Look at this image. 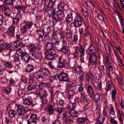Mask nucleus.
Instances as JSON below:
<instances>
[{
  "instance_id": "f257e3e1",
  "label": "nucleus",
  "mask_w": 124,
  "mask_h": 124,
  "mask_svg": "<svg viewBox=\"0 0 124 124\" xmlns=\"http://www.w3.org/2000/svg\"><path fill=\"white\" fill-rule=\"evenodd\" d=\"M48 88L50 94V102L53 103V104H48L46 108V111L50 115L51 114L55 115L56 104L54 102V97L57 92L56 90L54 87L51 86H48Z\"/></svg>"
},
{
  "instance_id": "6e6d98bb",
  "label": "nucleus",
  "mask_w": 124,
  "mask_h": 124,
  "mask_svg": "<svg viewBox=\"0 0 124 124\" xmlns=\"http://www.w3.org/2000/svg\"><path fill=\"white\" fill-rule=\"evenodd\" d=\"M25 113V111L24 110H17L16 113L19 116L23 115Z\"/></svg>"
},
{
  "instance_id": "412c9836",
  "label": "nucleus",
  "mask_w": 124,
  "mask_h": 124,
  "mask_svg": "<svg viewBox=\"0 0 124 124\" xmlns=\"http://www.w3.org/2000/svg\"><path fill=\"white\" fill-rule=\"evenodd\" d=\"M79 79L81 82L83 81L86 78L87 75L86 73L83 71L79 73Z\"/></svg>"
},
{
  "instance_id": "a18cd8bd",
  "label": "nucleus",
  "mask_w": 124,
  "mask_h": 124,
  "mask_svg": "<svg viewBox=\"0 0 124 124\" xmlns=\"http://www.w3.org/2000/svg\"><path fill=\"white\" fill-rule=\"evenodd\" d=\"M16 0H5L4 1V3L6 5H13L14 3Z\"/></svg>"
},
{
  "instance_id": "f704fd0d",
  "label": "nucleus",
  "mask_w": 124,
  "mask_h": 124,
  "mask_svg": "<svg viewBox=\"0 0 124 124\" xmlns=\"http://www.w3.org/2000/svg\"><path fill=\"white\" fill-rule=\"evenodd\" d=\"M28 47L30 51H35L36 50L37 47L34 45L31 44L28 46Z\"/></svg>"
},
{
  "instance_id": "e2e57ef3",
  "label": "nucleus",
  "mask_w": 124,
  "mask_h": 124,
  "mask_svg": "<svg viewBox=\"0 0 124 124\" xmlns=\"http://www.w3.org/2000/svg\"><path fill=\"white\" fill-rule=\"evenodd\" d=\"M4 17L3 15H0V27L3 25L4 22Z\"/></svg>"
},
{
  "instance_id": "cd10ccee",
  "label": "nucleus",
  "mask_w": 124,
  "mask_h": 124,
  "mask_svg": "<svg viewBox=\"0 0 124 124\" xmlns=\"http://www.w3.org/2000/svg\"><path fill=\"white\" fill-rule=\"evenodd\" d=\"M87 91L89 94L90 93L92 95H94V91L93 87L90 85H88Z\"/></svg>"
},
{
  "instance_id": "5fc2aeb1",
  "label": "nucleus",
  "mask_w": 124,
  "mask_h": 124,
  "mask_svg": "<svg viewBox=\"0 0 124 124\" xmlns=\"http://www.w3.org/2000/svg\"><path fill=\"white\" fill-rule=\"evenodd\" d=\"M55 55L48 54L47 55L46 58L48 60H53L55 59Z\"/></svg>"
},
{
  "instance_id": "09e8293b",
  "label": "nucleus",
  "mask_w": 124,
  "mask_h": 124,
  "mask_svg": "<svg viewBox=\"0 0 124 124\" xmlns=\"http://www.w3.org/2000/svg\"><path fill=\"white\" fill-rule=\"evenodd\" d=\"M94 100L95 102H97L100 101V95L98 93H97L95 95Z\"/></svg>"
},
{
  "instance_id": "603ef678",
  "label": "nucleus",
  "mask_w": 124,
  "mask_h": 124,
  "mask_svg": "<svg viewBox=\"0 0 124 124\" xmlns=\"http://www.w3.org/2000/svg\"><path fill=\"white\" fill-rule=\"evenodd\" d=\"M36 86L34 85L30 84L28 85L27 88L29 90H32L35 89L36 87Z\"/></svg>"
},
{
  "instance_id": "ea45409f",
  "label": "nucleus",
  "mask_w": 124,
  "mask_h": 124,
  "mask_svg": "<svg viewBox=\"0 0 124 124\" xmlns=\"http://www.w3.org/2000/svg\"><path fill=\"white\" fill-rule=\"evenodd\" d=\"M76 61L74 60H69V66L72 68H73L75 66Z\"/></svg>"
},
{
  "instance_id": "c756f323",
  "label": "nucleus",
  "mask_w": 124,
  "mask_h": 124,
  "mask_svg": "<svg viewBox=\"0 0 124 124\" xmlns=\"http://www.w3.org/2000/svg\"><path fill=\"white\" fill-rule=\"evenodd\" d=\"M46 43V48L47 51L54 48L51 43L47 42Z\"/></svg>"
},
{
  "instance_id": "864d4df0",
  "label": "nucleus",
  "mask_w": 124,
  "mask_h": 124,
  "mask_svg": "<svg viewBox=\"0 0 124 124\" xmlns=\"http://www.w3.org/2000/svg\"><path fill=\"white\" fill-rule=\"evenodd\" d=\"M21 80H22V82L25 84H26L28 83V78L25 76H22Z\"/></svg>"
},
{
  "instance_id": "f3484780",
  "label": "nucleus",
  "mask_w": 124,
  "mask_h": 124,
  "mask_svg": "<svg viewBox=\"0 0 124 124\" xmlns=\"http://www.w3.org/2000/svg\"><path fill=\"white\" fill-rule=\"evenodd\" d=\"M21 58V60L23 61L26 63L29 62V60L30 59V55L26 52H24Z\"/></svg>"
},
{
  "instance_id": "4468645a",
  "label": "nucleus",
  "mask_w": 124,
  "mask_h": 124,
  "mask_svg": "<svg viewBox=\"0 0 124 124\" xmlns=\"http://www.w3.org/2000/svg\"><path fill=\"white\" fill-rule=\"evenodd\" d=\"M4 65L6 68L9 69H12V70H8V72L11 74L15 71V69L14 68H13V64L11 62L9 61L7 62L4 63Z\"/></svg>"
},
{
  "instance_id": "c03bdc74",
  "label": "nucleus",
  "mask_w": 124,
  "mask_h": 124,
  "mask_svg": "<svg viewBox=\"0 0 124 124\" xmlns=\"http://www.w3.org/2000/svg\"><path fill=\"white\" fill-rule=\"evenodd\" d=\"M65 82H67V87L68 88H70L73 87L72 86L73 84L72 81L69 79V78L67 81Z\"/></svg>"
},
{
  "instance_id": "72a5a7b5",
  "label": "nucleus",
  "mask_w": 124,
  "mask_h": 124,
  "mask_svg": "<svg viewBox=\"0 0 124 124\" xmlns=\"http://www.w3.org/2000/svg\"><path fill=\"white\" fill-rule=\"evenodd\" d=\"M78 122H79V124H85L86 121L87 120L86 118H84L83 117H78V119H76Z\"/></svg>"
},
{
  "instance_id": "0eeeda50",
  "label": "nucleus",
  "mask_w": 124,
  "mask_h": 124,
  "mask_svg": "<svg viewBox=\"0 0 124 124\" xmlns=\"http://www.w3.org/2000/svg\"><path fill=\"white\" fill-rule=\"evenodd\" d=\"M93 42H92L90 44V45L86 51L87 54L89 55H91L94 54H96V49L95 47L93 45Z\"/></svg>"
},
{
  "instance_id": "6e6552de",
  "label": "nucleus",
  "mask_w": 124,
  "mask_h": 124,
  "mask_svg": "<svg viewBox=\"0 0 124 124\" xmlns=\"http://www.w3.org/2000/svg\"><path fill=\"white\" fill-rule=\"evenodd\" d=\"M51 42L54 47L57 50H59V48H61L59 46L60 41L57 39L55 38H52L51 39Z\"/></svg>"
},
{
  "instance_id": "c9c22d12",
  "label": "nucleus",
  "mask_w": 124,
  "mask_h": 124,
  "mask_svg": "<svg viewBox=\"0 0 124 124\" xmlns=\"http://www.w3.org/2000/svg\"><path fill=\"white\" fill-rule=\"evenodd\" d=\"M64 2L61 1L58 5L57 8L59 10H62L64 9Z\"/></svg>"
},
{
  "instance_id": "4be33fe9",
  "label": "nucleus",
  "mask_w": 124,
  "mask_h": 124,
  "mask_svg": "<svg viewBox=\"0 0 124 124\" xmlns=\"http://www.w3.org/2000/svg\"><path fill=\"white\" fill-rule=\"evenodd\" d=\"M116 91L115 88L112 90L111 92V97L112 101H116Z\"/></svg>"
},
{
  "instance_id": "20e7f679",
  "label": "nucleus",
  "mask_w": 124,
  "mask_h": 124,
  "mask_svg": "<svg viewBox=\"0 0 124 124\" xmlns=\"http://www.w3.org/2000/svg\"><path fill=\"white\" fill-rule=\"evenodd\" d=\"M23 24L22 23L21 25L20 28L21 31L23 33L27 32V29H30L33 24L32 22L30 21L25 22L24 25H22Z\"/></svg>"
},
{
  "instance_id": "f8f14e48",
  "label": "nucleus",
  "mask_w": 124,
  "mask_h": 124,
  "mask_svg": "<svg viewBox=\"0 0 124 124\" xmlns=\"http://www.w3.org/2000/svg\"><path fill=\"white\" fill-rule=\"evenodd\" d=\"M62 46L59 48V51L65 54H67L69 53V48L67 46V43L65 41L62 43Z\"/></svg>"
},
{
  "instance_id": "680f3d73",
  "label": "nucleus",
  "mask_w": 124,
  "mask_h": 124,
  "mask_svg": "<svg viewBox=\"0 0 124 124\" xmlns=\"http://www.w3.org/2000/svg\"><path fill=\"white\" fill-rule=\"evenodd\" d=\"M72 36L71 34L70 33H67L66 34V39H65L67 41L70 40V39H71L72 38Z\"/></svg>"
},
{
  "instance_id": "58836bf2",
  "label": "nucleus",
  "mask_w": 124,
  "mask_h": 124,
  "mask_svg": "<svg viewBox=\"0 0 124 124\" xmlns=\"http://www.w3.org/2000/svg\"><path fill=\"white\" fill-rule=\"evenodd\" d=\"M4 11V14L8 16H11V13L10 9L9 7Z\"/></svg>"
},
{
  "instance_id": "9b49d317",
  "label": "nucleus",
  "mask_w": 124,
  "mask_h": 124,
  "mask_svg": "<svg viewBox=\"0 0 124 124\" xmlns=\"http://www.w3.org/2000/svg\"><path fill=\"white\" fill-rule=\"evenodd\" d=\"M68 112L63 114V117L62 119L64 122L70 123H72L73 122L72 117L71 116H69L67 115Z\"/></svg>"
},
{
  "instance_id": "a878e982",
  "label": "nucleus",
  "mask_w": 124,
  "mask_h": 124,
  "mask_svg": "<svg viewBox=\"0 0 124 124\" xmlns=\"http://www.w3.org/2000/svg\"><path fill=\"white\" fill-rule=\"evenodd\" d=\"M64 110V109L63 108L59 107L57 108H56L55 115L56 116H59L60 114L62 113Z\"/></svg>"
},
{
  "instance_id": "4c0bfd02",
  "label": "nucleus",
  "mask_w": 124,
  "mask_h": 124,
  "mask_svg": "<svg viewBox=\"0 0 124 124\" xmlns=\"http://www.w3.org/2000/svg\"><path fill=\"white\" fill-rule=\"evenodd\" d=\"M36 78L37 79H39L40 78H43L44 77L42 75L41 71L40 70L37 71L36 73Z\"/></svg>"
},
{
  "instance_id": "1a4fd4ad",
  "label": "nucleus",
  "mask_w": 124,
  "mask_h": 124,
  "mask_svg": "<svg viewBox=\"0 0 124 124\" xmlns=\"http://www.w3.org/2000/svg\"><path fill=\"white\" fill-rule=\"evenodd\" d=\"M37 115L35 114H32L30 116L29 118L27 120V124H37Z\"/></svg>"
},
{
  "instance_id": "7ed1b4c3",
  "label": "nucleus",
  "mask_w": 124,
  "mask_h": 124,
  "mask_svg": "<svg viewBox=\"0 0 124 124\" xmlns=\"http://www.w3.org/2000/svg\"><path fill=\"white\" fill-rule=\"evenodd\" d=\"M69 63V59L61 55L59 57L58 60V66L60 68H63L67 66Z\"/></svg>"
},
{
  "instance_id": "774afa93",
  "label": "nucleus",
  "mask_w": 124,
  "mask_h": 124,
  "mask_svg": "<svg viewBox=\"0 0 124 124\" xmlns=\"http://www.w3.org/2000/svg\"><path fill=\"white\" fill-rule=\"evenodd\" d=\"M5 122L7 124H11L12 123V120L9 118L7 117H5Z\"/></svg>"
},
{
  "instance_id": "2eb2a0df",
  "label": "nucleus",
  "mask_w": 124,
  "mask_h": 124,
  "mask_svg": "<svg viewBox=\"0 0 124 124\" xmlns=\"http://www.w3.org/2000/svg\"><path fill=\"white\" fill-rule=\"evenodd\" d=\"M79 47L80 49L79 51L80 53L81 59L84 60V59H86L87 58L86 56L84 54L85 47L82 46L81 45H79Z\"/></svg>"
},
{
  "instance_id": "a19ab883",
  "label": "nucleus",
  "mask_w": 124,
  "mask_h": 124,
  "mask_svg": "<svg viewBox=\"0 0 124 124\" xmlns=\"http://www.w3.org/2000/svg\"><path fill=\"white\" fill-rule=\"evenodd\" d=\"M68 93L69 98H70L74 95L75 93L73 89H70L68 90Z\"/></svg>"
},
{
  "instance_id": "9d476101",
  "label": "nucleus",
  "mask_w": 124,
  "mask_h": 124,
  "mask_svg": "<svg viewBox=\"0 0 124 124\" xmlns=\"http://www.w3.org/2000/svg\"><path fill=\"white\" fill-rule=\"evenodd\" d=\"M98 60V57L96 54H94L93 56L90 57L89 59V65H93L95 64V66L96 67Z\"/></svg>"
},
{
  "instance_id": "b1692460",
  "label": "nucleus",
  "mask_w": 124,
  "mask_h": 124,
  "mask_svg": "<svg viewBox=\"0 0 124 124\" xmlns=\"http://www.w3.org/2000/svg\"><path fill=\"white\" fill-rule=\"evenodd\" d=\"M80 94L82 99L84 102H88V99L87 95L86 93L84 92L83 93H81Z\"/></svg>"
},
{
  "instance_id": "13d9d810",
  "label": "nucleus",
  "mask_w": 124,
  "mask_h": 124,
  "mask_svg": "<svg viewBox=\"0 0 124 124\" xmlns=\"http://www.w3.org/2000/svg\"><path fill=\"white\" fill-rule=\"evenodd\" d=\"M60 34L61 37V38L60 39L61 40L62 39V43L64 42V41L65 42H66V40H65V36L64 33L63 32H61L60 33Z\"/></svg>"
},
{
  "instance_id": "a211bd4d",
  "label": "nucleus",
  "mask_w": 124,
  "mask_h": 124,
  "mask_svg": "<svg viewBox=\"0 0 124 124\" xmlns=\"http://www.w3.org/2000/svg\"><path fill=\"white\" fill-rule=\"evenodd\" d=\"M41 98H46L48 95L47 91L45 90H41L39 91L37 94Z\"/></svg>"
},
{
  "instance_id": "bb28decb",
  "label": "nucleus",
  "mask_w": 124,
  "mask_h": 124,
  "mask_svg": "<svg viewBox=\"0 0 124 124\" xmlns=\"http://www.w3.org/2000/svg\"><path fill=\"white\" fill-rule=\"evenodd\" d=\"M68 113L71 116L74 117H76L79 115V113L78 112L73 109L70 110L68 112Z\"/></svg>"
},
{
  "instance_id": "393cba45",
  "label": "nucleus",
  "mask_w": 124,
  "mask_h": 124,
  "mask_svg": "<svg viewBox=\"0 0 124 124\" xmlns=\"http://www.w3.org/2000/svg\"><path fill=\"white\" fill-rule=\"evenodd\" d=\"M56 16L59 19H62L64 16V12L62 10H59L56 13Z\"/></svg>"
},
{
  "instance_id": "473e14b6",
  "label": "nucleus",
  "mask_w": 124,
  "mask_h": 124,
  "mask_svg": "<svg viewBox=\"0 0 124 124\" xmlns=\"http://www.w3.org/2000/svg\"><path fill=\"white\" fill-rule=\"evenodd\" d=\"M16 112L15 111L10 109L9 111L8 114L10 117H13L16 116Z\"/></svg>"
},
{
  "instance_id": "8fccbe9b",
  "label": "nucleus",
  "mask_w": 124,
  "mask_h": 124,
  "mask_svg": "<svg viewBox=\"0 0 124 124\" xmlns=\"http://www.w3.org/2000/svg\"><path fill=\"white\" fill-rule=\"evenodd\" d=\"M105 118L102 117H99L98 122H96L97 124H102L105 120Z\"/></svg>"
},
{
  "instance_id": "5701e85b",
  "label": "nucleus",
  "mask_w": 124,
  "mask_h": 124,
  "mask_svg": "<svg viewBox=\"0 0 124 124\" xmlns=\"http://www.w3.org/2000/svg\"><path fill=\"white\" fill-rule=\"evenodd\" d=\"M16 40L14 42V44H17L19 41L22 40L24 38V36L23 35L16 34Z\"/></svg>"
},
{
  "instance_id": "39448f33",
  "label": "nucleus",
  "mask_w": 124,
  "mask_h": 124,
  "mask_svg": "<svg viewBox=\"0 0 124 124\" xmlns=\"http://www.w3.org/2000/svg\"><path fill=\"white\" fill-rule=\"evenodd\" d=\"M83 19L82 17L79 13L77 14L75 18L74 21L72 23L74 24V26L76 28L81 26L82 25Z\"/></svg>"
},
{
  "instance_id": "aec40b11",
  "label": "nucleus",
  "mask_w": 124,
  "mask_h": 124,
  "mask_svg": "<svg viewBox=\"0 0 124 124\" xmlns=\"http://www.w3.org/2000/svg\"><path fill=\"white\" fill-rule=\"evenodd\" d=\"M32 98L30 96H28L27 98H25L23 102V103L27 105H30L32 103Z\"/></svg>"
},
{
  "instance_id": "dca6fc26",
  "label": "nucleus",
  "mask_w": 124,
  "mask_h": 124,
  "mask_svg": "<svg viewBox=\"0 0 124 124\" xmlns=\"http://www.w3.org/2000/svg\"><path fill=\"white\" fill-rule=\"evenodd\" d=\"M21 18L20 14L17 13L15 17L13 19L12 21V25H16L19 23L20 19H21Z\"/></svg>"
},
{
  "instance_id": "69168bd1",
  "label": "nucleus",
  "mask_w": 124,
  "mask_h": 124,
  "mask_svg": "<svg viewBox=\"0 0 124 124\" xmlns=\"http://www.w3.org/2000/svg\"><path fill=\"white\" fill-rule=\"evenodd\" d=\"M65 104L64 103V101L62 100H60L58 101V105L64 107Z\"/></svg>"
},
{
  "instance_id": "6ab92c4d",
  "label": "nucleus",
  "mask_w": 124,
  "mask_h": 124,
  "mask_svg": "<svg viewBox=\"0 0 124 124\" xmlns=\"http://www.w3.org/2000/svg\"><path fill=\"white\" fill-rule=\"evenodd\" d=\"M16 27L12 25L8 28V32L9 35L12 37H14L15 36V31Z\"/></svg>"
},
{
  "instance_id": "79ce46f5",
  "label": "nucleus",
  "mask_w": 124,
  "mask_h": 124,
  "mask_svg": "<svg viewBox=\"0 0 124 124\" xmlns=\"http://www.w3.org/2000/svg\"><path fill=\"white\" fill-rule=\"evenodd\" d=\"M44 76H46L47 75L49 71L47 68H45L44 69L42 70H40Z\"/></svg>"
},
{
  "instance_id": "37998d69",
  "label": "nucleus",
  "mask_w": 124,
  "mask_h": 124,
  "mask_svg": "<svg viewBox=\"0 0 124 124\" xmlns=\"http://www.w3.org/2000/svg\"><path fill=\"white\" fill-rule=\"evenodd\" d=\"M76 105V104L75 103L70 102L68 105V108L70 110L73 109L75 108Z\"/></svg>"
},
{
  "instance_id": "f03ea898",
  "label": "nucleus",
  "mask_w": 124,
  "mask_h": 124,
  "mask_svg": "<svg viewBox=\"0 0 124 124\" xmlns=\"http://www.w3.org/2000/svg\"><path fill=\"white\" fill-rule=\"evenodd\" d=\"M57 0H51L47 4V6L49 7L47 11L48 13L52 16L55 15L56 9L53 7V5H55Z\"/></svg>"
},
{
  "instance_id": "ddd939ff",
  "label": "nucleus",
  "mask_w": 124,
  "mask_h": 124,
  "mask_svg": "<svg viewBox=\"0 0 124 124\" xmlns=\"http://www.w3.org/2000/svg\"><path fill=\"white\" fill-rule=\"evenodd\" d=\"M59 75V80L62 82H65L68 79L69 77L68 74L63 72H61Z\"/></svg>"
},
{
  "instance_id": "de8ad7c7",
  "label": "nucleus",
  "mask_w": 124,
  "mask_h": 124,
  "mask_svg": "<svg viewBox=\"0 0 124 124\" xmlns=\"http://www.w3.org/2000/svg\"><path fill=\"white\" fill-rule=\"evenodd\" d=\"M30 59H34L36 58V54L35 51H32L30 53Z\"/></svg>"
},
{
  "instance_id": "423d86ee",
  "label": "nucleus",
  "mask_w": 124,
  "mask_h": 124,
  "mask_svg": "<svg viewBox=\"0 0 124 124\" xmlns=\"http://www.w3.org/2000/svg\"><path fill=\"white\" fill-rule=\"evenodd\" d=\"M12 47L11 46H8L6 43H3L0 44V52H2V51L5 49H7L6 50L7 53L5 54L6 56H9L10 55L11 52V49Z\"/></svg>"
},
{
  "instance_id": "4d7b16f0",
  "label": "nucleus",
  "mask_w": 124,
  "mask_h": 124,
  "mask_svg": "<svg viewBox=\"0 0 124 124\" xmlns=\"http://www.w3.org/2000/svg\"><path fill=\"white\" fill-rule=\"evenodd\" d=\"M14 60L16 64L18 65L20 63V59L19 57L15 56Z\"/></svg>"
},
{
  "instance_id": "c85d7f7f",
  "label": "nucleus",
  "mask_w": 124,
  "mask_h": 124,
  "mask_svg": "<svg viewBox=\"0 0 124 124\" xmlns=\"http://www.w3.org/2000/svg\"><path fill=\"white\" fill-rule=\"evenodd\" d=\"M26 7L23 5H16L15 7V8L19 11L20 12L21 10H22L24 12L25 9Z\"/></svg>"
},
{
  "instance_id": "2f4dec72",
  "label": "nucleus",
  "mask_w": 124,
  "mask_h": 124,
  "mask_svg": "<svg viewBox=\"0 0 124 124\" xmlns=\"http://www.w3.org/2000/svg\"><path fill=\"white\" fill-rule=\"evenodd\" d=\"M47 83L44 82H41L38 85L39 88L41 90H43L47 86Z\"/></svg>"
},
{
  "instance_id": "bf43d9fd",
  "label": "nucleus",
  "mask_w": 124,
  "mask_h": 124,
  "mask_svg": "<svg viewBox=\"0 0 124 124\" xmlns=\"http://www.w3.org/2000/svg\"><path fill=\"white\" fill-rule=\"evenodd\" d=\"M8 7L7 5L5 4H3L2 5H0V8L3 11L5 10Z\"/></svg>"
},
{
  "instance_id": "49530a36",
  "label": "nucleus",
  "mask_w": 124,
  "mask_h": 124,
  "mask_svg": "<svg viewBox=\"0 0 124 124\" xmlns=\"http://www.w3.org/2000/svg\"><path fill=\"white\" fill-rule=\"evenodd\" d=\"M38 34L39 35V38L38 39V40H39L40 38L41 39H42V38L44 36V31L42 30H39L38 31Z\"/></svg>"
},
{
  "instance_id": "338daca9",
  "label": "nucleus",
  "mask_w": 124,
  "mask_h": 124,
  "mask_svg": "<svg viewBox=\"0 0 124 124\" xmlns=\"http://www.w3.org/2000/svg\"><path fill=\"white\" fill-rule=\"evenodd\" d=\"M110 122L113 124H118L117 121L112 117H111Z\"/></svg>"
},
{
  "instance_id": "e433bc0d",
  "label": "nucleus",
  "mask_w": 124,
  "mask_h": 124,
  "mask_svg": "<svg viewBox=\"0 0 124 124\" xmlns=\"http://www.w3.org/2000/svg\"><path fill=\"white\" fill-rule=\"evenodd\" d=\"M73 17L72 15L71 14H68L66 18V21L68 23L71 22L73 20Z\"/></svg>"
},
{
  "instance_id": "3c124183",
  "label": "nucleus",
  "mask_w": 124,
  "mask_h": 124,
  "mask_svg": "<svg viewBox=\"0 0 124 124\" xmlns=\"http://www.w3.org/2000/svg\"><path fill=\"white\" fill-rule=\"evenodd\" d=\"M47 52H48V54H52L55 56L56 55V52L54 48H53L52 49L47 51Z\"/></svg>"
},
{
  "instance_id": "0e129e2a",
  "label": "nucleus",
  "mask_w": 124,
  "mask_h": 124,
  "mask_svg": "<svg viewBox=\"0 0 124 124\" xmlns=\"http://www.w3.org/2000/svg\"><path fill=\"white\" fill-rule=\"evenodd\" d=\"M11 89L8 88H6L4 90V92L5 93L8 94H9L11 92Z\"/></svg>"
},
{
  "instance_id": "7c9ffc66",
  "label": "nucleus",
  "mask_w": 124,
  "mask_h": 124,
  "mask_svg": "<svg viewBox=\"0 0 124 124\" xmlns=\"http://www.w3.org/2000/svg\"><path fill=\"white\" fill-rule=\"evenodd\" d=\"M34 68V67L33 65L28 64L25 70L28 72H30L33 70Z\"/></svg>"
},
{
  "instance_id": "052dcab7",
  "label": "nucleus",
  "mask_w": 124,
  "mask_h": 124,
  "mask_svg": "<svg viewBox=\"0 0 124 124\" xmlns=\"http://www.w3.org/2000/svg\"><path fill=\"white\" fill-rule=\"evenodd\" d=\"M24 52H23L20 49H19L17 51L16 54L18 56H22L24 54Z\"/></svg>"
}]
</instances>
